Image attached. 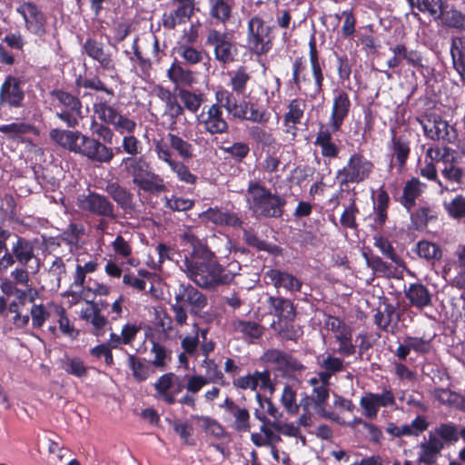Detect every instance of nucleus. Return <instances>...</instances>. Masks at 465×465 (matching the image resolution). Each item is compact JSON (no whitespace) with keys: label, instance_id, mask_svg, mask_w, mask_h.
Returning a JSON list of instances; mask_svg holds the SVG:
<instances>
[{"label":"nucleus","instance_id":"obj_1","mask_svg":"<svg viewBox=\"0 0 465 465\" xmlns=\"http://www.w3.org/2000/svg\"><path fill=\"white\" fill-rule=\"evenodd\" d=\"M50 138L64 149L97 163H110L114 153L97 139L83 134L79 131L53 129Z\"/></svg>","mask_w":465,"mask_h":465},{"label":"nucleus","instance_id":"obj_2","mask_svg":"<svg viewBox=\"0 0 465 465\" xmlns=\"http://www.w3.org/2000/svg\"><path fill=\"white\" fill-rule=\"evenodd\" d=\"M180 268L187 277L201 288L210 289L226 284L232 281L235 273L225 272L223 268L214 262H200L185 257Z\"/></svg>","mask_w":465,"mask_h":465},{"label":"nucleus","instance_id":"obj_3","mask_svg":"<svg viewBox=\"0 0 465 465\" xmlns=\"http://www.w3.org/2000/svg\"><path fill=\"white\" fill-rule=\"evenodd\" d=\"M207 304L208 300L204 293L190 283H180L174 289V302L171 304L174 322L179 326L186 324L188 319L186 308L191 314L200 315Z\"/></svg>","mask_w":465,"mask_h":465},{"label":"nucleus","instance_id":"obj_4","mask_svg":"<svg viewBox=\"0 0 465 465\" xmlns=\"http://www.w3.org/2000/svg\"><path fill=\"white\" fill-rule=\"evenodd\" d=\"M247 203L252 213L259 217L278 218L283 213L285 199L272 193L257 183H250L247 189Z\"/></svg>","mask_w":465,"mask_h":465},{"label":"nucleus","instance_id":"obj_5","mask_svg":"<svg viewBox=\"0 0 465 465\" xmlns=\"http://www.w3.org/2000/svg\"><path fill=\"white\" fill-rule=\"evenodd\" d=\"M122 163L126 173L132 176L133 183L140 190L151 194L167 191L163 179L150 171L149 163L143 157H125Z\"/></svg>","mask_w":465,"mask_h":465},{"label":"nucleus","instance_id":"obj_6","mask_svg":"<svg viewBox=\"0 0 465 465\" xmlns=\"http://www.w3.org/2000/svg\"><path fill=\"white\" fill-rule=\"evenodd\" d=\"M56 101L57 108L55 115L64 122L68 127L74 128L83 119L82 102L77 96L63 90H54L51 93Z\"/></svg>","mask_w":465,"mask_h":465},{"label":"nucleus","instance_id":"obj_7","mask_svg":"<svg viewBox=\"0 0 465 465\" xmlns=\"http://www.w3.org/2000/svg\"><path fill=\"white\" fill-rule=\"evenodd\" d=\"M427 138L433 141H442L446 143H454L458 134L440 114L436 113L426 114L418 119Z\"/></svg>","mask_w":465,"mask_h":465},{"label":"nucleus","instance_id":"obj_8","mask_svg":"<svg viewBox=\"0 0 465 465\" xmlns=\"http://www.w3.org/2000/svg\"><path fill=\"white\" fill-rule=\"evenodd\" d=\"M373 170L372 163L364 156L354 153L350 157L345 166L336 173L340 185L360 183L368 179Z\"/></svg>","mask_w":465,"mask_h":465},{"label":"nucleus","instance_id":"obj_9","mask_svg":"<svg viewBox=\"0 0 465 465\" xmlns=\"http://www.w3.org/2000/svg\"><path fill=\"white\" fill-rule=\"evenodd\" d=\"M247 45L259 55L268 53L272 46V28L259 16H253L248 22Z\"/></svg>","mask_w":465,"mask_h":465},{"label":"nucleus","instance_id":"obj_10","mask_svg":"<svg viewBox=\"0 0 465 465\" xmlns=\"http://www.w3.org/2000/svg\"><path fill=\"white\" fill-rule=\"evenodd\" d=\"M76 205L81 211L92 215L107 217L114 221L118 218L115 207L110 199L95 192H89L87 194L78 195Z\"/></svg>","mask_w":465,"mask_h":465},{"label":"nucleus","instance_id":"obj_11","mask_svg":"<svg viewBox=\"0 0 465 465\" xmlns=\"http://www.w3.org/2000/svg\"><path fill=\"white\" fill-rule=\"evenodd\" d=\"M232 32H221L215 28L209 29L206 35V45L213 48L215 59L224 64L234 60L236 47L233 44Z\"/></svg>","mask_w":465,"mask_h":465},{"label":"nucleus","instance_id":"obj_12","mask_svg":"<svg viewBox=\"0 0 465 465\" xmlns=\"http://www.w3.org/2000/svg\"><path fill=\"white\" fill-rule=\"evenodd\" d=\"M222 104L204 106L196 116L197 124L210 134H222L227 132L228 124L223 116Z\"/></svg>","mask_w":465,"mask_h":465},{"label":"nucleus","instance_id":"obj_13","mask_svg":"<svg viewBox=\"0 0 465 465\" xmlns=\"http://www.w3.org/2000/svg\"><path fill=\"white\" fill-rule=\"evenodd\" d=\"M84 54L97 62L100 67L108 72L116 69L113 52L104 44L94 38H87L83 44Z\"/></svg>","mask_w":465,"mask_h":465},{"label":"nucleus","instance_id":"obj_14","mask_svg":"<svg viewBox=\"0 0 465 465\" xmlns=\"http://www.w3.org/2000/svg\"><path fill=\"white\" fill-rule=\"evenodd\" d=\"M395 397L391 389H383L381 393L368 392L360 400V406L368 419H376L381 407H391L395 404Z\"/></svg>","mask_w":465,"mask_h":465},{"label":"nucleus","instance_id":"obj_15","mask_svg":"<svg viewBox=\"0 0 465 465\" xmlns=\"http://www.w3.org/2000/svg\"><path fill=\"white\" fill-rule=\"evenodd\" d=\"M25 92L21 86V81L12 75H8L0 88V106L18 108L23 104Z\"/></svg>","mask_w":465,"mask_h":465},{"label":"nucleus","instance_id":"obj_16","mask_svg":"<svg viewBox=\"0 0 465 465\" xmlns=\"http://www.w3.org/2000/svg\"><path fill=\"white\" fill-rule=\"evenodd\" d=\"M173 5L174 9L163 16V25L167 29H173L177 24L189 21L196 9L195 0H173Z\"/></svg>","mask_w":465,"mask_h":465},{"label":"nucleus","instance_id":"obj_17","mask_svg":"<svg viewBox=\"0 0 465 465\" xmlns=\"http://www.w3.org/2000/svg\"><path fill=\"white\" fill-rule=\"evenodd\" d=\"M25 23V27L36 35L45 33L46 19L43 12L33 3L25 2L16 8Z\"/></svg>","mask_w":465,"mask_h":465},{"label":"nucleus","instance_id":"obj_18","mask_svg":"<svg viewBox=\"0 0 465 465\" xmlns=\"http://www.w3.org/2000/svg\"><path fill=\"white\" fill-rule=\"evenodd\" d=\"M221 408L224 409L232 421L231 427L237 432H249L251 430V415L249 411L239 406L231 398H226Z\"/></svg>","mask_w":465,"mask_h":465},{"label":"nucleus","instance_id":"obj_19","mask_svg":"<svg viewBox=\"0 0 465 465\" xmlns=\"http://www.w3.org/2000/svg\"><path fill=\"white\" fill-rule=\"evenodd\" d=\"M262 359L284 372L301 371L304 369L303 365L292 355L277 349L266 351Z\"/></svg>","mask_w":465,"mask_h":465},{"label":"nucleus","instance_id":"obj_20","mask_svg":"<svg viewBox=\"0 0 465 465\" xmlns=\"http://www.w3.org/2000/svg\"><path fill=\"white\" fill-rule=\"evenodd\" d=\"M104 191L125 214H132L134 212V194L119 183H107Z\"/></svg>","mask_w":465,"mask_h":465},{"label":"nucleus","instance_id":"obj_21","mask_svg":"<svg viewBox=\"0 0 465 465\" xmlns=\"http://www.w3.org/2000/svg\"><path fill=\"white\" fill-rule=\"evenodd\" d=\"M259 383H261V388L268 389L271 393L275 391V385L272 382L269 371H256L252 374L239 377L232 381L235 388L251 391H255Z\"/></svg>","mask_w":465,"mask_h":465},{"label":"nucleus","instance_id":"obj_22","mask_svg":"<svg viewBox=\"0 0 465 465\" xmlns=\"http://www.w3.org/2000/svg\"><path fill=\"white\" fill-rule=\"evenodd\" d=\"M265 279L268 283L272 284L276 289H283L288 292H301L302 282L294 275L277 269H271L266 272Z\"/></svg>","mask_w":465,"mask_h":465},{"label":"nucleus","instance_id":"obj_23","mask_svg":"<svg viewBox=\"0 0 465 465\" xmlns=\"http://www.w3.org/2000/svg\"><path fill=\"white\" fill-rule=\"evenodd\" d=\"M350 108L351 101L347 93H339L333 99L331 114L329 120V126L333 133L340 131L344 119L349 114Z\"/></svg>","mask_w":465,"mask_h":465},{"label":"nucleus","instance_id":"obj_24","mask_svg":"<svg viewBox=\"0 0 465 465\" xmlns=\"http://www.w3.org/2000/svg\"><path fill=\"white\" fill-rule=\"evenodd\" d=\"M216 99L234 118L243 120L246 117L249 107L252 103L242 100L238 102L233 94L228 91L216 93Z\"/></svg>","mask_w":465,"mask_h":465},{"label":"nucleus","instance_id":"obj_25","mask_svg":"<svg viewBox=\"0 0 465 465\" xmlns=\"http://www.w3.org/2000/svg\"><path fill=\"white\" fill-rule=\"evenodd\" d=\"M80 317L92 325L93 334L95 336L104 334L108 321L106 317L101 314V310L97 303L87 302V306L81 310Z\"/></svg>","mask_w":465,"mask_h":465},{"label":"nucleus","instance_id":"obj_26","mask_svg":"<svg viewBox=\"0 0 465 465\" xmlns=\"http://www.w3.org/2000/svg\"><path fill=\"white\" fill-rule=\"evenodd\" d=\"M428 440L420 444L418 465H435L443 450L442 443L432 435H428Z\"/></svg>","mask_w":465,"mask_h":465},{"label":"nucleus","instance_id":"obj_27","mask_svg":"<svg viewBox=\"0 0 465 465\" xmlns=\"http://www.w3.org/2000/svg\"><path fill=\"white\" fill-rule=\"evenodd\" d=\"M182 240L192 248L191 260H200V262H214V253L207 244L193 233L188 232L181 236Z\"/></svg>","mask_w":465,"mask_h":465},{"label":"nucleus","instance_id":"obj_28","mask_svg":"<svg viewBox=\"0 0 465 465\" xmlns=\"http://www.w3.org/2000/svg\"><path fill=\"white\" fill-rule=\"evenodd\" d=\"M17 262L22 266H27L32 261L36 262V268L39 267V262L35 254V244L24 238L17 236L16 241L13 243L11 248Z\"/></svg>","mask_w":465,"mask_h":465},{"label":"nucleus","instance_id":"obj_29","mask_svg":"<svg viewBox=\"0 0 465 465\" xmlns=\"http://www.w3.org/2000/svg\"><path fill=\"white\" fill-rule=\"evenodd\" d=\"M200 218L205 219L217 225H227L232 227H240L242 223V220L235 213L230 211H223L217 207L209 208L203 212Z\"/></svg>","mask_w":465,"mask_h":465},{"label":"nucleus","instance_id":"obj_30","mask_svg":"<svg viewBox=\"0 0 465 465\" xmlns=\"http://www.w3.org/2000/svg\"><path fill=\"white\" fill-rule=\"evenodd\" d=\"M270 312L279 320L292 322L295 318V308L291 300L283 297L270 296L268 298Z\"/></svg>","mask_w":465,"mask_h":465},{"label":"nucleus","instance_id":"obj_31","mask_svg":"<svg viewBox=\"0 0 465 465\" xmlns=\"http://www.w3.org/2000/svg\"><path fill=\"white\" fill-rule=\"evenodd\" d=\"M399 322V314L396 308L391 303L381 304L374 314V322L382 331H393L394 326Z\"/></svg>","mask_w":465,"mask_h":465},{"label":"nucleus","instance_id":"obj_32","mask_svg":"<svg viewBox=\"0 0 465 465\" xmlns=\"http://www.w3.org/2000/svg\"><path fill=\"white\" fill-rule=\"evenodd\" d=\"M404 293L411 305L418 309L431 305V293L421 283H411Z\"/></svg>","mask_w":465,"mask_h":465},{"label":"nucleus","instance_id":"obj_33","mask_svg":"<svg viewBox=\"0 0 465 465\" xmlns=\"http://www.w3.org/2000/svg\"><path fill=\"white\" fill-rule=\"evenodd\" d=\"M429 435L438 439L444 448L445 445H451L459 441L460 430L458 425L453 422L440 423L429 432Z\"/></svg>","mask_w":465,"mask_h":465},{"label":"nucleus","instance_id":"obj_34","mask_svg":"<svg viewBox=\"0 0 465 465\" xmlns=\"http://www.w3.org/2000/svg\"><path fill=\"white\" fill-rule=\"evenodd\" d=\"M423 186L418 178H411L406 182L399 202L407 211L410 212L416 205V199L421 194Z\"/></svg>","mask_w":465,"mask_h":465},{"label":"nucleus","instance_id":"obj_35","mask_svg":"<svg viewBox=\"0 0 465 465\" xmlns=\"http://www.w3.org/2000/svg\"><path fill=\"white\" fill-rule=\"evenodd\" d=\"M232 2L231 0H208L209 16L225 25L232 17Z\"/></svg>","mask_w":465,"mask_h":465},{"label":"nucleus","instance_id":"obj_36","mask_svg":"<svg viewBox=\"0 0 465 465\" xmlns=\"http://www.w3.org/2000/svg\"><path fill=\"white\" fill-rule=\"evenodd\" d=\"M163 99L165 101L164 115L171 120V129L173 130L177 124V120L184 114V108L179 104L176 97L170 92L163 93Z\"/></svg>","mask_w":465,"mask_h":465},{"label":"nucleus","instance_id":"obj_37","mask_svg":"<svg viewBox=\"0 0 465 465\" xmlns=\"http://www.w3.org/2000/svg\"><path fill=\"white\" fill-rule=\"evenodd\" d=\"M441 174L451 184L461 185L465 183V171L457 165V158L454 156L444 164Z\"/></svg>","mask_w":465,"mask_h":465},{"label":"nucleus","instance_id":"obj_38","mask_svg":"<svg viewBox=\"0 0 465 465\" xmlns=\"http://www.w3.org/2000/svg\"><path fill=\"white\" fill-rule=\"evenodd\" d=\"M331 130L321 129L317 134L315 144L322 148V154L325 157L334 158L339 153L338 146L332 143Z\"/></svg>","mask_w":465,"mask_h":465},{"label":"nucleus","instance_id":"obj_39","mask_svg":"<svg viewBox=\"0 0 465 465\" xmlns=\"http://www.w3.org/2000/svg\"><path fill=\"white\" fill-rule=\"evenodd\" d=\"M393 54L399 56L401 63L405 60L409 64L413 67H423L422 56L417 50H409L404 45H396L390 48Z\"/></svg>","mask_w":465,"mask_h":465},{"label":"nucleus","instance_id":"obj_40","mask_svg":"<svg viewBox=\"0 0 465 465\" xmlns=\"http://www.w3.org/2000/svg\"><path fill=\"white\" fill-rule=\"evenodd\" d=\"M35 128L23 122H15L9 124L0 126V133L4 134L6 139L18 140L23 134L35 133Z\"/></svg>","mask_w":465,"mask_h":465},{"label":"nucleus","instance_id":"obj_41","mask_svg":"<svg viewBox=\"0 0 465 465\" xmlns=\"http://www.w3.org/2000/svg\"><path fill=\"white\" fill-rule=\"evenodd\" d=\"M450 54L455 70L465 78V48L461 39H453L450 47Z\"/></svg>","mask_w":465,"mask_h":465},{"label":"nucleus","instance_id":"obj_42","mask_svg":"<svg viewBox=\"0 0 465 465\" xmlns=\"http://www.w3.org/2000/svg\"><path fill=\"white\" fill-rule=\"evenodd\" d=\"M166 138L171 149L177 152L181 158L186 160L193 156V146L188 141L172 133H169Z\"/></svg>","mask_w":465,"mask_h":465},{"label":"nucleus","instance_id":"obj_43","mask_svg":"<svg viewBox=\"0 0 465 465\" xmlns=\"http://www.w3.org/2000/svg\"><path fill=\"white\" fill-rule=\"evenodd\" d=\"M62 368L68 374L80 379L86 377L88 372V367L79 357H70L65 355L64 359H62Z\"/></svg>","mask_w":465,"mask_h":465},{"label":"nucleus","instance_id":"obj_44","mask_svg":"<svg viewBox=\"0 0 465 465\" xmlns=\"http://www.w3.org/2000/svg\"><path fill=\"white\" fill-rule=\"evenodd\" d=\"M251 80V74L244 66L239 67L232 72L230 79V85L238 95H245L247 84Z\"/></svg>","mask_w":465,"mask_h":465},{"label":"nucleus","instance_id":"obj_45","mask_svg":"<svg viewBox=\"0 0 465 465\" xmlns=\"http://www.w3.org/2000/svg\"><path fill=\"white\" fill-rule=\"evenodd\" d=\"M335 342L338 347L334 350L335 352L343 355L351 356L356 351V347L351 341V329H343L341 332L334 334Z\"/></svg>","mask_w":465,"mask_h":465},{"label":"nucleus","instance_id":"obj_46","mask_svg":"<svg viewBox=\"0 0 465 465\" xmlns=\"http://www.w3.org/2000/svg\"><path fill=\"white\" fill-rule=\"evenodd\" d=\"M197 424L207 433L216 439H222L225 435L224 428L214 419L208 416H193Z\"/></svg>","mask_w":465,"mask_h":465},{"label":"nucleus","instance_id":"obj_47","mask_svg":"<svg viewBox=\"0 0 465 465\" xmlns=\"http://www.w3.org/2000/svg\"><path fill=\"white\" fill-rule=\"evenodd\" d=\"M128 366L133 371L134 378L138 381H145L151 373V366L144 360L134 355L128 356Z\"/></svg>","mask_w":465,"mask_h":465},{"label":"nucleus","instance_id":"obj_48","mask_svg":"<svg viewBox=\"0 0 465 465\" xmlns=\"http://www.w3.org/2000/svg\"><path fill=\"white\" fill-rule=\"evenodd\" d=\"M410 5L418 8L420 12L429 13L434 19H438L443 8V0H407Z\"/></svg>","mask_w":465,"mask_h":465},{"label":"nucleus","instance_id":"obj_49","mask_svg":"<svg viewBox=\"0 0 465 465\" xmlns=\"http://www.w3.org/2000/svg\"><path fill=\"white\" fill-rule=\"evenodd\" d=\"M392 148L393 154L396 157V160L399 164V168L401 169L407 158L410 154V143L407 138L404 135L392 136Z\"/></svg>","mask_w":465,"mask_h":465},{"label":"nucleus","instance_id":"obj_50","mask_svg":"<svg viewBox=\"0 0 465 465\" xmlns=\"http://www.w3.org/2000/svg\"><path fill=\"white\" fill-rule=\"evenodd\" d=\"M233 330L246 337L258 339L263 333V327L254 322L235 321L232 323Z\"/></svg>","mask_w":465,"mask_h":465},{"label":"nucleus","instance_id":"obj_51","mask_svg":"<svg viewBox=\"0 0 465 465\" xmlns=\"http://www.w3.org/2000/svg\"><path fill=\"white\" fill-rule=\"evenodd\" d=\"M438 19L449 27L465 29V15L456 9L445 10L443 7Z\"/></svg>","mask_w":465,"mask_h":465},{"label":"nucleus","instance_id":"obj_52","mask_svg":"<svg viewBox=\"0 0 465 465\" xmlns=\"http://www.w3.org/2000/svg\"><path fill=\"white\" fill-rule=\"evenodd\" d=\"M94 112L102 122L112 125L115 124V120L120 114L114 107L108 105L106 101L95 103Z\"/></svg>","mask_w":465,"mask_h":465},{"label":"nucleus","instance_id":"obj_53","mask_svg":"<svg viewBox=\"0 0 465 465\" xmlns=\"http://www.w3.org/2000/svg\"><path fill=\"white\" fill-rule=\"evenodd\" d=\"M167 74L169 79L177 84L190 85L193 81L192 72L179 64H173L168 69Z\"/></svg>","mask_w":465,"mask_h":465},{"label":"nucleus","instance_id":"obj_54","mask_svg":"<svg viewBox=\"0 0 465 465\" xmlns=\"http://www.w3.org/2000/svg\"><path fill=\"white\" fill-rule=\"evenodd\" d=\"M201 366L204 369L205 375L203 378L209 379L210 383L218 382L222 385H224V375L213 360L206 357L202 361Z\"/></svg>","mask_w":465,"mask_h":465},{"label":"nucleus","instance_id":"obj_55","mask_svg":"<svg viewBox=\"0 0 465 465\" xmlns=\"http://www.w3.org/2000/svg\"><path fill=\"white\" fill-rule=\"evenodd\" d=\"M181 102L183 104V108L196 114L200 109L203 100L202 94H196L185 89H181L178 93Z\"/></svg>","mask_w":465,"mask_h":465},{"label":"nucleus","instance_id":"obj_56","mask_svg":"<svg viewBox=\"0 0 465 465\" xmlns=\"http://www.w3.org/2000/svg\"><path fill=\"white\" fill-rule=\"evenodd\" d=\"M296 397V391L292 386L285 385L283 387L280 401L286 411L291 415L298 413L300 409Z\"/></svg>","mask_w":465,"mask_h":465},{"label":"nucleus","instance_id":"obj_57","mask_svg":"<svg viewBox=\"0 0 465 465\" xmlns=\"http://www.w3.org/2000/svg\"><path fill=\"white\" fill-rule=\"evenodd\" d=\"M436 216L430 207H420L416 212L411 213V225L415 230L425 228L430 220Z\"/></svg>","mask_w":465,"mask_h":465},{"label":"nucleus","instance_id":"obj_58","mask_svg":"<svg viewBox=\"0 0 465 465\" xmlns=\"http://www.w3.org/2000/svg\"><path fill=\"white\" fill-rule=\"evenodd\" d=\"M306 104L303 100L294 99L292 100L289 106L288 112L284 116V122L286 124L292 123V124H297L301 122L302 117L303 116V113L305 110Z\"/></svg>","mask_w":465,"mask_h":465},{"label":"nucleus","instance_id":"obj_59","mask_svg":"<svg viewBox=\"0 0 465 465\" xmlns=\"http://www.w3.org/2000/svg\"><path fill=\"white\" fill-rule=\"evenodd\" d=\"M418 255L428 261L440 260L441 258V250L440 247L431 242L420 241L417 244Z\"/></svg>","mask_w":465,"mask_h":465},{"label":"nucleus","instance_id":"obj_60","mask_svg":"<svg viewBox=\"0 0 465 465\" xmlns=\"http://www.w3.org/2000/svg\"><path fill=\"white\" fill-rule=\"evenodd\" d=\"M309 382L312 386H313L312 399L315 408L322 409L329 398L328 387H326L324 384H320L317 378H312Z\"/></svg>","mask_w":465,"mask_h":465},{"label":"nucleus","instance_id":"obj_61","mask_svg":"<svg viewBox=\"0 0 465 465\" xmlns=\"http://www.w3.org/2000/svg\"><path fill=\"white\" fill-rule=\"evenodd\" d=\"M448 214L454 219L465 218V197L455 196L450 202L444 203Z\"/></svg>","mask_w":465,"mask_h":465},{"label":"nucleus","instance_id":"obj_62","mask_svg":"<svg viewBox=\"0 0 465 465\" xmlns=\"http://www.w3.org/2000/svg\"><path fill=\"white\" fill-rule=\"evenodd\" d=\"M170 168L181 182L188 184H194L196 183L197 176L192 173L183 162L177 160L170 165Z\"/></svg>","mask_w":465,"mask_h":465},{"label":"nucleus","instance_id":"obj_63","mask_svg":"<svg viewBox=\"0 0 465 465\" xmlns=\"http://www.w3.org/2000/svg\"><path fill=\"white\" fill-rule=\"evenodd\" d=\"M320 366L330 372L331 374H334L336 372H340L345 370V365L343 361L341 358L327 355L322 356V359L319 360Z\"/></svg>","mask_w":465,"mask_h":465},{"label":"nucleus","instance_id":"obj_64","mask_svg":"<svg viewBox=\"0 0 465 465\" xmlns=\"http://www.w3.org/2000/svg\"><path fill=\"white\" fill-rule=\"evenodd\" d=\"M177 54L188 64H196L203 60V54L194 47L181 45L177 48Z\"/></svg>","mask_w":465,"mask_h":465}]
</instances>
